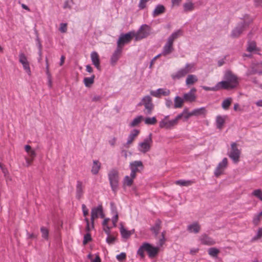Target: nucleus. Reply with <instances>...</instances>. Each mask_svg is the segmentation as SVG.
<instances>
[{
  "instance_id": "680f3d73",
  "label": "nucleus",
  "mask_w": 262,
  "mask_h": 262,
  "mask_svg": "<svg viewBox=\"0 0 262 262\" xmlns=\"http://www.w3.org/2000/svg\"><path fill=\"white\" fill-rule=\"evenodd\" d=\"M82 210L83 216L86 217V216L89 214V210L84 204L82 205Z\"/></svg>"
},
{
  "instance_id": "e2e57ef3",
  "label": "nucleus",
  "mask_w": 262,
  "mask_h": 262,
  "mask_svg": "<svg viewBox=\"0 0 262 262\" xmlns=\"http://www.w3.org/2000/svg\"><path fill=\"white\" fill-rule=\"evenodd\" d=\"M108 235V236L106 238V242L109 244H113L115 241V239H116L115 237L113 236L110 235V234Z\"/></svg>"
},
{
  "instance_id": "b1692460",
  "label": "nucleus",
  "mask_w": 262,
  "mask_h": 262,
  "mask_svg": "<svg viewBox=\"0 0 262 262\" xmlns=\"http://www.w3.org/2000/svg\"><path fill=\"white\" fill-rule=\"evenodd\" d=\"M192 116H193L192 111L191 112H189L188 109L187 108H185L182 113L179 114L177 117L179 121L182 118H184L185 120H187Z\"/></svg>"
},
{
  "instance_id": "a18cd8bd",
  "label": "nucleus",
  "mask_w": 262,
  "mask_h": 262,
  "mask_svg": "<svg viewBox=\"0 0 262 262\" xmlns=\"http://www.w3.org/2000/svg\"><path fill=\"white\" fill-rule=\"evenodd\" d=\"M193 183V182L192 181H185L183 180H180L179 181H177L175 182V184L180 186H190Z\"/></svg>"
},
{
  "instance_id": "13d9d810",
  "label": "nucleus",
  "mask_w": 262,
  "mask_h": 262,
  "mask_svg": "<svg viewBox=\"0 0 262 262\" xmlns=\"http://www.w3.org/2000/svg\"><path fill=\"white\" fill-rule=\"evenodd\" d=\"M262 216V214H260V212L258 214H256L255 216L254 217L253 222L255 225H257L260 220V217Z\"/></svg>"
},
{
  "instance_id": "4be33fe9",
  "label": "nucleus",
  "mask_w": 262,
  "mask_h": 262,
  "mask_svg": "<svg viewBox=\"0 0 262 262\" xmlns=\"http://www.w3.org/2000/svg\"><path fill=\"white\" fill-rule=\"evenodd\" d=\"M256 73L262 75V61L261 62L256 63L253 65L252 71L250 74Z\"/></svg>"
},
{
  "instance_id": "4c0bfd02",
  "label": "nucleus",
  "mask_w": 262,
  "mask_h": 262,
  "mask_svg": "<svg viewBox=\"0 0 262 262\" xmlns=\"http://www.w3.org/2000/svg\"><path fill=\"white\" fill-rule=\"evenodd\" d=\"M183 6L185 12H191L194 9V5L191 2L184 3Z\"/></svg>"
},
{
  "instance_id": "2f4dec72",
  "label": "nucleus",
  "mask_w": 262,
  "mask_h": 262,
  "mask_svg": "<svg viewBox=\"0 0 262 262\" xmlns=\"http://www.w3.org/2000/svg\"><path fill=\"white\" fill-rule=\"evenodd\" d=\"M136 178V177H133L131 176V173L130 176H126L123 181V184L124 186H131L133 183L134 180Z\"/></svg>"
},
{
  "instance_id": "2eb2a0df",
  "label": "nucleus",
  "mask_w": 262,
  "mask_h": 262,
  "mask_svg": "<svg viewBox=\"0 0 262 262\" xmlns=\"http://www.w3.org/2000/svg\"><path fill=\"white\" fill-rule=\"evenodd\" d=\"M144 247L146 249V252L150 258L154 257L159 252V248L152 246L148 243L144 244Z\"/></svg>"
},
{
  "instance_id": "1a4fd4ad",
  "label": "nucleus",
  "mask_w": 262,
  "mask_h": 262,
  "mask_svg": "<svg viewBox=\"0 0 262 262\" xmlns=\"http://www.w3.org/2000/svg\"><path fill=\"white\" fill-rule=\"evenodd\" d=\"M241 153V150L238 148L236 143H232L230 150V159L234 163L236 164L239 162Z\"/></svg>"
},
{
  "instance_id": "f3484780",
  "label": "nucleus",
  "mask_w": 262,
  "mask_h": 262,
  "mask_svg": "<svg viewBox=\"0 0 262 262\" xmlns=\"http://www.w3.org/2000/svg\"><path fill=\"white\" fill-rule=\"evenodd\" d=\"M150 94L154 97L160 98L162 96L169 95L170 91L166 89H159L156 91H151Z\"/></svg>"
},
{
  "instance_id": "bf43d9fd",
  "label": "nucleus",
  "mask_w": 262,
  "mask_h": 262,
  "mask_svg": "<svg viewBox=\"0 0 262 262\" xmlns=\"http://www.w3.org/2000/svg\"><path fill=\"white\" fill-rule=\"evenodd\" d=\"M92 239L91 234L88 232L84 236L83 244H87Z\"/></svg>"
},
{
  "instance_id": "79ce46f5",
  "label": "nucleus",
  "mask_w": 262,
  "mask_h": 262,
  "mask_svg": "<svg viewBox=\"0 0 262 262\" xmlns=\"http://www.w3.org/2000/svg\"><path fill=\"white\" fill-rule=\"evenodd\" d=\"M182 31L181 30H178L177 31L173 33L168 38V40L173 43L174 40L177 39L180 35H181Z\"/></svg>"
},
{
  "instance_id": "473e14b6",
  "label": "nucleus",
  "mask_w": 262,
  "mask_h": 262,
  "mask_svg": "<svg viewBox=\"0 0 262 262\" xmlns=\"http://www.w3.org/2000/svg\"><path fill=\"white\" fill-rule=\"evenodd\" d=\"M165 11V8L164 6L161 5H158L155 9L152 15L154 17H156L162 13H164Z\"/></svg>"
},
{
  "instance_id": "052dcab7",
  "label": "nucleus",
  "mask_w": 262,
  "mask_h": 262,
  "mask_svg": "<svg viewBox=\"0 0 262 262\" xmlns=\"http://www.w3.org/2000/svg\"><path fill=\"white\" fill-rule=\"evenodd\" d=\"M182 0H171L172 7H178L180 5Z\"/></svg>"
},
{
  "instance_id": "4d7b16f0",
  "label": "nucleus",
  "mask_w": 262,
  "mask_h": 262,
  "mask_svg": "<svg viewBox=\"0 0 262 262\" xmlns=\"http://www.w3.org/2000/svg\"><path fill=\"white\" fill-rule=\"evenodd\" d=\"M222 107L224 110H228L229 108V98L225 100L222 103Z\"/></svg>"
},
{
  "instance_id": "9b49d317",
  "label": "nucleus",
  "mask_w": 262,
  "mask_h": 262,
  "mask_svg": "<svg viewBox=\"0 0 262 262\" xmlns=\"http://www.w3.org/2000/svg\"><path fill=\"white\" fill-rule=\"evenodd\" d=\"M228 164V159L225 158L221 162L217 165V167L214 170V174L216 177H218L222 174L227 168Z\"/></svg>"
},
{
  "instance_id": "ea45409f",
  "label": "nucleus",
  "mask_w": 262,
  "mask_h": 262,
  "mask_svg": "<svg viewBox=\"0 0 262 262\" xmlns=\"http://www.w3.org/2000/svg\"><path fill=\"white\" fill-rule=\"evenodd\" d=\"M161 222L159 220L156 221L155 225L153 226L151 230L153 232V233L155 234V235H157L159 233V231L161 229Z\"/></svg>"
},
{
  "instance_id": "0e129e2a",
  "label": "nucleus",
  "mask_w": 262,
  "mask_h": 262,
  "mask_svg": "<svg viewBox=\"0 0 262 262\" xmlns=\"http://www.w3.org/2000/svg\"><path fill=\"white\" fill-rule=\"evenodd\" d=\"M202 88L205 91H217V89L216 88V86L215 85L214 87H208L206 86H203Z\"/></svg>"
},
{
  "instance_id": "864d4df0",
  "label": "nucleus",
  "mask_w": 262,
  "mask_h": 262,
  "mask_svg": "<svg viewBox=\"0 0 262 262\" xmlns=\"http://www.w3.org/2000/svg\"><path fill=\"white\" fill-rule=\"evenodd\" d=\"M146 251V249L144 247V244L140 247L137 251L138 254H139L141 257H144V251Z\"/></svg>"
},
{
  "instance_id": "20e7f679",
  "label": "nucleus",
  "mask_w": 262,
  "mask_h": 262,
  "mask_svg": "<svg viewBox=\"0 0 262 262\" xmlns=\"http://www.w3.org/2000/svg\"><path fill=\"white\" fill-rule=\"evenodd\" d=\"M108 177L112 189L116 192L118 189L119 180L118 171L115 169H111L108 173Z\"/></svg>"
},
{
  "instance_id": "c85d7f7f",
  "label": "nucleus",
  "mask_w": 262,
  "mask_h": 262,
  "mask_svg": "<svg viewBox=\"0 0 262 262\" xmlns=\"http://www.w3.org/2000/svg\"><path fill=\"white\" fill-rule=\"evenodd\" d=\"M207 113V110L205 107L194 109L192 111L193 116H205Z\"/></svg>"
},
{
  "instance_id": "603ef678",
  "label": "nucleus",
  "mask_w": 262,
  "mask_h": 262,
  "mask_svg": "<svg viewBox=\"0 0 262 262\" xmlns=\"http://www.w3.org/2000/svg\"><path fill=\"white\" fill-rule=\"evenodd\" d=\"M252 194L262 201V191L260 189H256L254 190Z\"/></svg>"
},
{
  "instance_id": "cd10ccee",
  "label": "nucleus",
  "mask_w": 262,
  "mask_h": 262,
  "mask_svg": "<svg viewBox=\"0 0 262 262\" xmlns=\"http://www.w3.org/2000/svg\"><path fill=\"white\" fill-rule=\"evenodd\" d=\"M226 119L227 116H222L220 115L217 116L216 118V124L217 128L219 129L222 128Z\"/></svg>"
},
{
  "instance_id": "412c9836",
  "label": "nucleus",
  "mask_w": 262,
  "mask_h": 262,
  "mask_svg": "<svg viewBox=\"0 0 262 262\" xmlns=\"http://www.w3.org/2000/svg\"><path fill=\"white\" fill-rule=\"evenodd\" d=\"M120 231L122 237L125 239H128L134 233V230H127L124 228L122 224H121Z\"/></svg>"
},
{
  "instance_id": "bb28decb",
  "label": "nucleus",
  "mask_w": 262,
  "mask_h": 262,
  "mask_svg": "<svg viewBox=\"0 0 262 262\" xmlns=\"http://www.w3.org/2000/svg\"><path fill=\"white\" fill-rule=\"evenodd\" d=\"M200 225L196 222L193 223L187 227V230L189 232L194 233H198L200 230Z\"/></svg>"
},
{
  "instance_id": "f704fd0d",
  "label": "nucleus",
  "mask_w": 262,
  "mask_h": 262,
  "mask_svg": "<svg viewBox=\"0 0 262 262\" xmlns=\"http://www.w3.org/2000/svg\"><path fill=\"white\" fill-rule=\"evenodd\" d=\"M217 91L222 89H228L229 88V81L227 79L226 81H222L218 82L216 84Z\"/></svg>"
},
{
  "instance_id": "c756f323",
  "label": "nucleus",
  "mask_w": 262,
  "mask_h": 262,
  "mask_svg": "<svg viewBox=\"0 0 262 262\" xmlns=\"http://www.w3.org/2000/svg\"><path fill=\"white\" fill-rule=\"evenodd\" d=\"M25 150L28 154V157L27 158L35 159L36 154L35 151L32 148L31 146L29 145H25Z\"/></svg>"
},
{
  "instance_id": "ddd939ff",
  "label": "nucleus",
  "mask_w": 262,
  "mask_h": 262,
  "mask_svg": "<svg viewBox=\"0 0 262 262\" xmlns=\"http://www.w3.org/2000/svg\"><path fill=\"white\" fill-rule=\"evenodd\" d=\"M19 61L22 64L24 69L29 74H31V70L29 63L26 56L24 53H20L19 55Z\"/></svg>"
},
{
  "instance_id": "5701e85b",
  "label": "nucleus",
  "mask_w": 262,
  "mask_h": 262,
  "mask_svg": "<svg viewBox=\"0 0 262 262\" xmlns=\"http://www.w3.org/2000/svg\"><path fill=\"white\" fill-rule=\"evenodd\" d=\"M239 81V78L230 72V89L237 88L238 85Z\"/></svg>"
},
{
  "instance_id": "a19ab883",
  "label": "nucleus",
  "mask_w": 262,
  "mask_h": 262,
  "mask_svg": "<svg viewBox=\"0 0 262 262\" xmlns=\"http://www.w3.org/2000/svg\"><path fill=\"white\" fill-rule=\"evenodd\" d=\"M144 120L142 116H139L135 118L129 124L130 127H135L137 126L142 121Z\"/></svg>"
},
{
  "instance_id": "6e6d98bb",
  "label": "nucleus",
  "mask_w": 262,
  "mask_h": 262,
  "mask_svg": "<svg viewBox=\"0 0 262 262\" xmlns=\"http://www.w3.org/2000/svg\"><path fill=\"white\" fill-rule=\"evenodd\" d=\"M59 31L62 33H66L67 31V24L61 23L60 25Z\"/></svg>"
},
{
  "instance_id": "dca6fc26",
  "label": "nucleus",
  "mask_w": 262,
  "mask_h": 262,
  "mask_svg": "<svg viewBox=\"0 0 262 262\" xmlns=\"http://www.w3.org/2000/svg\"><path fill=\"white\" fill-rule=\"evenodd\" d=\"M91 59L93 65L99 71L101 70L100 60L98 53L95 51L91 53Z\"/></svg>"
},
{
  "instance_id": "a878e982",
  "label": "nucleus",
  "mask_w": 262,
  "mask_h": 262,
  "mask_svg": "<svg viewBox=\"0 0 262 262\" xmlns=\"http://www.w3.org/2000/svg\"><path fill=\"white\" fill-rule=\"evenodd\" d=\"M200 240L202 244L208 246L213 245L215 243L211 238L206 235H202L200 237Z\"/></svg>"
},
{
  "instance_id": "c9c22d12",
  "label": "nucleus",
  "mask_w": 262,
  "mask_h": 262,
  "mask_svg": "<svg viewBox=\"0 0 262 262\" xmlns=\"http://www.w3.org/2000/svg\"><path fill=\"white\" fill-rule=\"evenodd\" d=\"M40 232L41 237L46 241H48L49 239V230L45 226L40 227Z\"/></svg>"
},
{
  "instance_id": "c03bdc74",
  "label": "nucleus",
  "mask_w": 262,
  "mask_h": 262,
  "mask_svg": "<svg viewBox=\"0 0 262 262\" xmlns=\"http://www.w3.org/2000/svg\"><path fill=\"white\" fill-rule=\"evenodd\" d=\"M109 221H110V219L107 218V219H105L102 223L103 230L107 234H110V229H111V227H110L108 226V223Z\"/></svg>"
},
{
  "instance_id": "6e6552de",
  "label": "nucleus",
  "mask_w": 262,
  "mask_h": 262,
  "mask_svg": "<svg viewBox=\"0 0 262 262\" xmlns=\"http://www.w3.org/2000/svg\"><path fill=\"white\" fill-rule=\"evenodd\" d=\"M142 104L144 106L146 111L145 113L150 115L154 108V105L152 102V99L149 96L144 97L142 100Z\"/></svg>"
},
{
  "instance_id": "de8ad7c7",
  "label": "nucleus",
  "mask_w": 262,
  "mask_h": 262,
  "mask_svg": "<svg viewBox=\"0 0 262 262\" xmlns=\"http://www.w3.org/2000/svg\"><path fill=\"white\" fill-rule=\"evenodd\" d=\"M208 254L212 257H216L220 253L219 250L216 248H210L208 250Z\"/></svg>"
},
{
  "instance_id": "f257e3e1",
  "label": "nucleus",
  "mask_w": 262,
  "mask_h": 262,
  "mask_svg": "<svg viewBox=\"0 0 262 262\" xmlns=\"http://www.w3.org/2000/svg\"><path fill=\"white\" fill-rule=\"evenodd\" d=\"M99 217H100L101 218L104 217L102 207L101 205L97 207H94L91 210V226H90L88 218L85 217L84 220L86 223L85 230L87 232H90L92 229L94 228V221L98 219Z\"/></svg>"
},
{
  "instance_id": "f8f14e48",
  "label": "nucleus",
  "mask_w": 262,
  "mask_h": 262,
  "mask_svg": "<svg viewBox=\"0 0 262 262\" xmlns=\"http://www.w3.org/2000/svg\"><path fill=\"white\" fill-rule=\"evenodd\" d=\"M139 133L140 130L138 129H134L131 131L128 137L127 141L126 143L124 144V146L125 148H129L137 138Z\"/></svg>"
},
{
  "instance_id": "4468645a",
  "label": "nucleus",
  "mask_w": 262,
  "mask_h": 262,
  "mask_svg": "<svg viewBox=\"0 0 262 262\" xmlns=\"http://www.w3.org/2000/svg\"><path fill=\"white\" fill-rule=\"evenodd\" d=\"M247 26L245 22H241L232 30L231 36L233 37H238Z\"/></svg>"
},
{
  "instance_id": "a211bd4d",
  "label": "nucleus",
  "mask_w": 262,
  "mask_h": 262,
  "mask_svg": "<svg viewBox=\"0 0 262 262\" xmlns=\"http://www.w3.org/2000/svg\"><path fill=\"white\" fill-rule=\"evenodd\" d=\"M196 90L195 88L191 89L188 93L184 95V100L189 102L195 101L196 98Z\"/></svg>"
},
{
  "instance_id": "7ed1b4c3",
  "label": "nucleus",
  "mask_w": 262,
  "mask_h": 262,
  "mask_svg": "<svg viewBox=\"0 0 262 262\" xmlns=\"http://www.w3.org/2000/svg\"><path fill=\"white\" fill-rule=\"evenodd\" d=\"M152 143V134H150L148 137L138 143V151L142 154H146L150 150Z\"/></svg>"
},
{
  "instance_id": "5fc2aeb1",
  "label": "nucleus",
  "mask_w": 262,
  "mask_h": 262,
  "mask_svg": "<svg viewBox=\"0 0 262 262\" xmlns=\"http://www.w3.org/2000/svg\"><path fill=\"white\" fill-rule=\"evenodd\" d=\"M126 255L125 253L122 252L120 254L116 256V258L119 261H122L126 259Z\"/></svg>"
},
{
  "instance_id": "49530a36",
  "label": "nucleus",
  "mask_w": 262,
  "mask_h": 262,
  "mask_svg": "<svg viewBox=\"0 0 262 262\" xmlns=\"http://www.w3.org/2000/svg\"><path fill=\"white\" fill-rule=\"evenodd\" d=\"M145 123L147 125H154L157 122V120L155 117L151 118L147 117L144 119Z\"/></svg>"
},
{
  "instance_id": "58836bf2",
  "label": "nucleus",
  "mask_w": 262,
  "mask_h": 262,
  "mask_svg": "<svg viewBox=\"0 0 262 262\" xmlns=\"http://www.w3.org/2000/svg\"><path fill=\"white\" fill-rule=\"evenodd\" d=\"M95 76L92 75L90 77H85L83 79V82L86 87H90L94 82Z\"/></svg>"
},
{
  "instance_id": "f03ea898",
  "label": "nucleus",
  "mask_w": 262,
  "mask_h": 262,
  "mask_svg": "<svg viewBox=\"0 0 262 262\" xmlns=\"http://www.w3.org/2000/svg\"><path fill=\"white\" fill-rule=\"evenodd\" d=\"M195 71L194 63H187L184 68L180 69L177 72L171 75L173 79H179L185 77L188 73Z\"/></svg>"
},
{
  "instance_id": "0eeeda50",
  "label": "nucleus",
  "mask_w": 262,
  "mask_h": 262,
  "mask_svg": "<svg viewBox=\"0 0 262 262\" xmlns=\"http://www.w3.org/2000/svg\"><path fill=\"white\" fill-rule=\"evenodd\" d=\"M134 37V32H133L121 35L117 41V47L122 50L124 45L130 42Z\"/></svg>"
},
{
  "instance_id": "774afa93",
  "label": "nucleus",
  "mask_w": 262,
  "mask_h": 262,
  "mask_svg": "<svg viewBox=\"0 0 262 262\" xmlns=\"http://www.w3.org/2000/svg\"><path fill=\"white\" fill-rule=\"evenodd\" d=\"M172 105V102L171 100H166V106L168 108H170Z\"/></svg>"
},
{
  "instance_id": "72a5a7b5",
  "label": "nucleus",
  "mask_w": 262,
  "mask_h": 262,
  "mask_svg": "<svg viewBox=\"0 0 262 262\" xmlns=\"http://www.w3.org/2000/svg\"><path fill=\"white\" fill-rule=\"evenodd\" d=\"M198 80L197 76L195 75H189L186 79V84L187 85H192Z\"/></svg>"
},
{
  "instance_id": "39448f33",
  "label": "nucleus",
  "mask_w": 262,
  "mask_h": 262,
  "mask_svg": "<svg viewBox=\"0 0 262 262\" xmlns=\"http://www.w3.org/2000/svg\"><path fill=\"white\" fill-rule=\"evenodd\" d=\"M179 120L176 117L174 119L170 120L169 116H165L159 122V127L161 128L170 129L178 124Z\"/></svg>"
},
{
  "instance_id": "393cba45",
  "label": "nucleus",
  "mask_w": 262,
  "mask_h": 262,
  "mask_svg": "<svg viewBox=\"0 0 262 262\" xmlns=\"http://www.w3.org/2000/svg\"><path fill=\"white\" fill-rule=\"evenodd\" d=\"M101 164L98 160H94L92 166L91 172L97 174L101 168Z\"/></svg>"
},
{
  "instance_id": "8fccbe9b",
  "label": "nucleus",
  "mask_w": 262,
  "mask_h": 262,
  "mask_svg": "<svg viewBox=\"0 0 262 262\" xmlns=\"http://www.w3.org/2000/svg\"><path fill=\"white\" fill-rule=\"evenodd\" d=\"M262 237V228H259L256 234L253 236L251 239V242H255Z\"/></svg>"
},
{
  "instance_id": "aec40b11",
  "label": "nucleus",
  "mask_w": 262,
  "mask_h": 262,
  "mask_svg": "<svg viewBox=\"0 0 262 262\" xmlns=\"http://www.w3.org/2000/svg\"><path fill=\"white\" fill-rule=\"evenodd\" d=\"M173 43L167 40V42L163 47L162 54L164 56H166L170 54L173 51Z\"/></svg>"
},
{
  "instance_id": "69168bd1",
  "label": "nucleus",
  "mask_w": 262,
  "mask_h": 262,
  "mask_svg": "<svg viewBox=\"0 0 262 262\" xmlns=\"http://www.w3.org/2000/svg\"><path fill=\"white\" fill-rule=\"evenodd\" d=\"M34 160V159H33V158L25 157V160H26V162L27 164V166L28 167V166H30L32 164Z\"/></svg>"
},
{
  "instance_id": "e433bc0d",
  "label": "nucleus",
  "mask_w": 262,
  "mask_h": 262,
  "mask_svg": "<svg viewBox=\"0 0 262 262\" xmlns=\"http://www.w3.org/2000/svg\"><path fill=\"white\" fill-rule=\"evenodd\" d=\"M184 101V98L182 99L179 96L176 97L174 100V107L176 108H181L183 106Z\"/></svg>"
},
{
  "instance_id": "338daca9",
  "label": "nucleus",
  "mask_w": 262,
  "mask_h": 262,
  "mask_svg": "<svg viewBox=\"0 0 262 262\" xmlns=\"http://www.w3.org/2000/svg\"><path fill=\"white\" fill-rule=\"evenodd\" d=\"M165 233L163 232L162 233V237L159 239V245L162 246L165 242Z\"/></svg>"
},
{
  "instance_id": "7c9ffc66",
  "label": "nucleus",
  "mask_w": 262,
  "mask_h": 262,
  "mask_svg": "<svg viewBox=\"0 0 262 262\" xmlns=\"http://www.w3.org/2000/svg\"><path fill=\"white\" fill-rule=\"evenodd\" d=\"M83 193L82 183L80 181H78L76 185V197L80 199L83 195Z\"/></svg>"
},
{
  "instance_id": "423d86ee",
  "label": "nucleus",
  "mask_w": 262,
  "mask_h": 262,
  "mask_svg": "<svg viewBox=\"0 0 262 262\" xmlns=\"http://www.w3.org/2000/svg\"><path fill=\"white\" fill-rule=\"evenodd\" d=\"M150 30V27L148 25H142L137 33L134 32V37L136 40H139L147 37L149 34Z\"/></svg>"
},
{
  "instance_id": "09e8293b",
  "label": "nucleus",
  "mask_w": 262,
  "mask_h": 262,
  "mask_svg": "<svg viewBox=\"0 0 262 262\" xmlns=\"http://www.w3.org/2000/svg\"><path fill=\"white\" fill-rule=\"evenodd\" d=\"M256 49V43L254 41H250L248 42V46L247 48V50L251 52L254 51Z\"/></svg>"
},
{
  "instance_id": "37998d69",
  "label": "nucleus",
  "mask_w": 262,
  "mask_h": 262,
  "mask_svg": "<svg viewBox=\"0 0 262 262\" xmlns=\"http://www.w3.org/2000/svg\"><path fill=\"white\" fill-rule=\"evenodd\" d=\"M112 211L114 214V216L112 218V223L114 227L116 226V224L118 220V214L115 207L112 208Z\"/></svg>"
},
{
  "instance_id": "6ab92c4d",
  "label": "nucleus",
  "mask_w": 262,
  "mask_h": 262,
  "mask_svg": "<svg viewBox=\"0 0 262 262\" xmlns=\"http://www.w3.org/2000/svg\"><path fill=\"white\" fill-rule=\"evenodd\" d=\"M122 50L117 48L116 50L115 51L114 53L113 54L111 58V63L112 65H115L121 55Z\"/></svg>"
},
{
  "instance_id": "3c124183",
  "label": "nucleus",
  "mask_w": 262,
  "mask_h": 262,
  "mask_svg": "<svg viewBox=\"0 0 262 262\" xmlns=\"http://www.w3.org/2000/svg\"><path fill=\"white\" fill-rule=\"evenodd\" d=\"M73 3H74L73 0H65L63 6V9H71L73 5Z\"/></svg>"
},
{
  "instance_id": "9d476101",
  "label": "nucleus",
  "mask_w": 262,
  "mask_h": 262,
  "mask_svg": "<svg viewBox=\"0 0 262 262\" xmlns=\"http://www.w3.org/2000/svg\"><path fill=\"white\" fill-rule=\"evenodd\" d=\"M129 167L131 170V176L136 177V173L140 172L143 169V165L140 161H135L130 163Z\"/></svg>"
}]
</instances>
